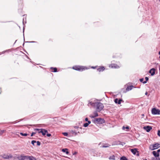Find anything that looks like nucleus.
Instances as JSON below:
<instances>
[{
  "instance_id": "obj_47",
  "label": "nucleus",
  "mask_w": 160,
  "mask_h": 160,
  "mask_svg": "<svg viewBox=\"0 0 160 160\" xmlns=\"http://www.w3.org/2000/svg\"><path fill=\"white\" fill-rule=\"evenodd\" d=\"M159 71H160V67H159Z\"/></svg>"
},
{
  "instance_id": "obj_42",
  "label": "nucleus",
  "mask_w": 160,
  "mask_h": 160,
  "mask_svg": "<svg viewBox=\"0 0 160 160\" xmlns=\"http://www.w3.org/2000/svg\"><path fill=\"white\" fill-rule=\"evenodd\" d=\"M145 94L146 95H147L148 94V92H145Z\"/></svg>"
},
{
  "instance_id": "obj_22",
  "label": "nucleus",
  "mask_w": 160,
  "mask_h": 160,
  "mask_svg": "<svg viewBox=\"0 0 160 160\" xmlns=\"http://www.w3.org/2000/svg\"><path fill=\"white\" fill-rule=\"evenodd\" d=\"M120 160H128L126 157H125L124 156H123V157H122L121 158Z\"/></svg>"
},
{
  "instance_id": "obj_18",
  "label": "nucleus",
  "mask_w": 160,
  "mask_h": 160,
  "mask_svg": "<svg viewBox=\"0 0 160 160\" xmlns=\"http://www.w3.org/2000/svg\"><path fill=\"white\" fill-rule=\"evenodd\" d=\"M110 145L108 143H106L104 144V145L102 146V147L103 148H106L110 147Z\"/></svg>"
},
{
  "instance_id": "obj_11",
  "label": "nucleus",
  "mask_w": 160,
  "mask_h": 160,
  "mask_svg": "<svg viewBox=\"0 0 160 160\" xmlns=\"http://www.w3.org/2000/svg\"><path fill=\"white\" fill-rule=\"evenodd\" d=\"M144 128L145 129L147 132H149L150 130L152 129L151 127L148 126L146 127H144Z\"/></svg>"
},
{
  "instance_id": "obj_49",
  "label": "nucleus",
  "mask_w": 160,
  "mask_h": 160,
  "mask_svg": "<svg viewBox=\"0 0 160 160\" xmlns=\"http://www.w3.org/2000/svg\"><path fill=\"white\" fill-rule=\"evenodd\" d=\"M80 128L81 129H82V127H80Z\"/></svg>"
},
{
  "instance_id": "obj_5",
  "label": "nucleus",
  "mask_w": 160,
  "mask_h": 160,
  "mask_svg": "<svg viewBox=\"0 0 160 160\" xmlns=\"http://www.w3.org/2000/svg\"><path fill=\"white\" fill-rule=\"evenodd\" d=\"M18 158L19 160H29V156L21 155L18 156Z\"/></svg>"
},
{
  "instance_id": "obj_40",
  "label": "nucleus",
  "mask_w": 160,
  "mask_h": 160,
  "mask_svg": "<svg viewBox=\"0 0 160 160\" xmlns=\"http://www.w3.org/2000/svg\"><path fill=\"white\" fill-rule=\"evenodd\" d=\"M85 121H87V122H88V118H85Z\"/></svg>"
},
{
  "instance_id": "obj_38",
  "label": "nucleus",
  "mask_w": 160,
  "mask_h": 160,
  "mask_svg": "<svg viewBox=\"0 0 160 160\" xmlns=\"http://www.w3.org/2000/svg\"><path fill=\"white\" fill-rule=\"evenodd\" d=\"M143 80H144L143 78H142L140 79V82H143Z\"/></svg>"
},
{
  "instance_id": "obj_21",
  "label": "nucleus",
  "mask_w": 160,
  "mask_h": 160,
  "mask_svg": "<svg viewBox=\"0 0 160 160\" xmlns=\"http://www.w3.org/2000/svg\"><path fill=\"white\" fill-rule=\"evenodd\" d=\"M109 159L110 160H115V157L114 155H112L110 156Z\"/></svg>"
},
{
  "instance_id": "obj_26",
  "label": "nucleus",
  "mask_w": 160,
  "mask_h": 160,
  "mask_svg": "<svg viewBox=\"0 0 160 160\" xmlns=\"http://www.w3.org/2000/svg\"><path fill=\"white\" fill-rule=\"evenodd\" d=\"M152 160H160L159 158H152Z\"/></svg>"
},
{
  "instance_id": "obj_32",
  "label": "nucleus",
  "mask_w": 160,
  "mask_h": 160,
  "mask_svg": "<svg viewBox=\"0 0 160 160\" xmlns=\"http://www.w3.org/2000/svg\"><path fill=\"white\" fill-rule=\"evenodd\" d=\"M122 101V99H119V100H118V104H121V102Z\"/></svg>"
},
{
  "instance_id": "obj_6",
  "label": "nucleus",
  "mask_w": 160,
  "mask_h": 160,
  "mask_svg": "<svg viewBox=\"0 0 160 160\" xmlns=\"http://www.w3.org/2000/svg\"><path fill=\"white\" fill-rule=\"evenodd\" d=\"M160 111L159 109H157L155 108H153L152 110V114H159Z\"/></svg>"
},
{
  "instance_id": "obj_8",
  "label": "nucleus",
  "mask_w": 160,
  "mask_h": 160,
  "mask_svg": "<svg viewBox=\"0 0 160 160\" xmlns=\"http://www.w3.org/2000/svg\"><path fill=\"white\" fill-rule=\"evenodd\" d=\"M48 132V131L47 130L44 129H41V130L39 132H38V133H42V134L43 136L45 135L46 133Z\"/></svg>"
},
{
  "instance_id": "obj_19",
  "label": "nucleus",
  "mask_w": 160,
  "mask_h": 160,
  "mask_svg": "<svg viewBox=\"0 0 160 160\" xmlns=\"http://www.w3.org/2000/svg\"><path fill=\"white\" fill-rule=\"evenodd\" d=\"M71 132L73 135H76L77 134V132H75V131L74 130H71Z\"/></svg>"
},
{
  "instance_id": "obj_13",
  "label": "nucleus",
  "mask_w": 160,
  "mask_h": 160,
  "mask_svg": "<svg viewBox=\"0 0 160 160\" xmlns=\"http://www.w3.org/2000/svg\"><path fill=\"white\" fill-rule=\"evenodd\" d=\"M109 67L115 68H119V67L116 64H112L109 66Z\"/></svg>"
},
{
  "instance_id": "obj_1",
  "label": "nucleus",
  "mask_w": 160,
  "mask_h": 160,
  "mask_svg": "<svg viewBox=\"0 0 160 160\" xmlns=\"http://www.w3.org/2000/svg\"><path fill=\"white\" fill-rule=\"evenodd\" d=\"M90 105L92 107L96 108V110L97 112H100L104 108L103 104L100 102L94 101H89L88 106H89Z\"/></svg>"
},
{
  "instance_id": "obj_29",
  "label": "nucleus",
  "mask_w": 160,
  "mask_h": 160,
  "mask_svg": "<svg viewBox=\"0 0 160 160\" xmlns=\"http://www.w3.org/2000/svg\"><path fill=\"white\" fill-rule=\"evenodd\" d=\"M122 128L123 130H124L125 128H126L127 129H128L129 128V127L128 126H127L125 127L124 126H123Z\"/></svg>"
},
{
  "instance_id": "obj_23",
  "label": "nucleus",
  "mask_w": 160,
  "mask_h": 160,
  "mask_svg": "<svg viewBox=\"0 0 160 160\" xmlns=\"http://www.w3.org/2000/svg\"><path fill=\"white\" fill-rule=\"evenodd\" d=\"M145 79L146 80V81H144L143 82V83L144 84L146 83L147 82V81L148 80V78L147 77H146L145 78Z\"/></svg>"
},
{
  "instance_id": "obj_45",
  "label": "nucleus",
  "mask_w": 160,
  "mask_h": 160,
  "mask_svg": "<svg viewBox=\"0 0 160 160\" xmlns=\"http://www.w3.org/2000/svg\"><path fill=\"white\" fill-rule=\"evenodd\" d=\"M158 54L160 55V51H159V52H158Z\"/></svg>"
},
{
  "instance_id": "obj_44",
  "label": "nucleus",
  "mask_w": 160,
  "mask_h": 160,
  "mask_svg": "<svg viewBox=\"0 0 160 160\" xmlns=\"http://www.w3.org/2000/svg\"><path fill=\"white\" fill-rule=\"evenodd\" d=\"M35 42L34 41H32V42Z\"/></svg>"
},
{
  "instance_id": "obj_31",
  "label": "nucleus",
  "mask_w": 160,
  "mask_h": 160,
  "mask_svg": "<svg viewBox=\"0 0 160 160\" xmlns=\"http://www.w3.org/2000/svg\"><path fill=\"white\" fill-rule=\"evenodd\" d=\"M62 134L65 136H68V133L67 132H63Z\"/></svg>"
},
{
  "instance_id": "obj_27",
  "label": "nucleus",
  "mask_w": 160,
  "mask_h": 160,
  "mask_svg": "<svg viewBox=\"0 0 160 160\" xmlns=\"http://www.w3.org/2000/svg\"><path fill=\"white\" fill-rule=\"evenodd\" d=\"M41 130V129H38V128H35V129H34V130L35 131H38V132H39Z\"/></svg>"
},
{
  "instance_id": "obj_46",
  "label": "nucleus",
  "mask_w": 160,
  "mask_h": 160,
  "mask_svg": "<svg viewBox=\"0 0 160 160\" xmlns=\"http://www.w3.org/2000/svg\"><path fill=\"white\" fill-rule=\"evenodd\" d=\"M92 68H95V67H92Z\"/></svg>"
},
{
  "instance_id": "obj_2",
  "label": "nucleus",
  "mask_w": 160,
  "mask_h": 160,
  "mask_svg": "<svg viewBox=\"0 0 160 160\" xmlns=\"http://www.w3.org/2000/svg\"><path fill=\"white\" fill-rule=\"evenodd\" d=\"M92 121L94 123L97 124H102L105 122L104 120L101 118H95Z\"/></svg>"
},
{
  "instance_id": "obj_7",
  "label": "nucleus",
  "mask_w": 160,
  "mask_h": 160,
  "mask_svg": "<svg viewBox=\"0 0 160 160\" xmlns=\"http://www.w3.org/2000/svg\"><path fill=\"white\" fill-rule=\"evenodd\" d=\"M2 157L4 159H8L12 158V156L10 154L9 155L4 154L2 156Z\"/></svg>"
},
{
  "instance_id": "obj_34",
  "label": "nucleus",
  "mask_w": 160,
  "mask_h": 160,
  "mask_svg": "<svg viewBox=\"0 0 160 160\" xmlns=\"http://www.w3.org/2000/svg\"><path fill=\"white\" fill-rule=\"evenodd\" d=\"M37 143V145L38 146H40L41 144V142L39 141H37L36 142Z\"/></svg>"
},
{
  "instance_id": "obj_43",
  "label": "nucleus",
  "mask_w": 160,
  "mask_h": 160,
  "mask_svg": "<svg viewBox=\"0 0 160 160\" xmlns=\"http://www.w3.org/2000/svg\"><path fill=\"white\" fill-rule=\"evenodd\" d=\"M78 128V127H75V128L76 129H77Z\"/></svg>"
},
{
  "instance_id": "obj_9",
  "label": "nucleus",
  "mask_w": 160,
  "mask_h": 160,
  "mask_svg": "<svg viewBox=\"0 0 160 160\" xmlns=\"http://www.w3.org/2000/svg\"><path fill=\"white\" fill-rule=\"evenodd\" d=\"M131 151L133 154H136L137 156L139 155V153H138V151L137 149L134 148L131 149Z\"/></svg>"
},
{
  "instance_id": "obj_41",
  "label": "nucleus",
  "mask_w": 160,
  "mask_h": 160,
  "mask_svg": "<svg viewBox=\"0 0 160 160\" xmlns=\"http://www.w3.org/2000/svg\"><path fill=\"white\" fill-rule=\"evenodd\" d=\"M88 122L87 123H88V124L89 125V124H90L91 123V121H88Z\"/></svg>"
},
{
  "instance_id": "obj_17",
  "label": "nucleus",
  "mask_w": 160,
  "mask_h": 160,
  "mask_svg": "<svg viewBox=\"0 0 160 160\" xmlns=\"http://www.w3.org/2000/svg\"><path fill=\"white\" fill-rule=\"evenodd\" d=\"M133 87V86L132 85L130 86H128L126 88V90L127 91H129L132 89V88Z\"/></svg>"
},
{
  "instance_id": "obj_36",
  "label": "nucleus",
  "mask_w": 160,
  "mask_h": 160,
  "mask_svg": "<svg viewBox=\"0 0 160 160\" xmlns=\"http://www.w3.org/2000/svg\"><path fill=\"white\" fill-rule=\"evenodd\" d=\"M36 132H32V134H31V136L32 137L33 136V135L35 134Z\"/></svg>"
},
{
  "instance_id": "obj_35",
  "label": "nucleus",
  "mask_w": 160,
  "mask_h": 160,
  "mask_svg": "<svg viewBox=\"0 0 160 160\" xmlns=\"http://www.w3.org/2000/svg\"><path fill=\"white\" fill-rule=\"evenodd\" d=\"M158 135L160 137V130H158Z\"/></svg>"
},
{
  "instance_id": "obj_33",
  "label": "nucleus",
  "mask_w": 160,
  "mask_h": 160,
  "mask_svg": "<svg viewBox=\"0 0 160 160\" xmlns=\"http://www.w3.org/2000/svg\"><path fill=\"white\" fill-rule=\"evenodd\" d=\"M118 98H116L114 100V102L116 103H118Z\"/></svg>"
},
{
  "instance_id": "obj_15",
  "label": "nucleus",
  "mask_w": 160,
  "mask_h": 160,
  "mask_svg": "<svg viewBox=\"0 0 160 160\" xmlns=\"http://www.w3.org/2000/svg\"><path fill=\"white\" fill-rule=\"evenodd\" d=\"M98 116V114L96 112H95L93 113V115L91 116L90 117L91 118H94L96 117H97Z\"/></svg>"
},
{
  "instance_id": "obj_50",
  "label": "nucleus",
  "mask_w": 160,
  "mask_h": 160,
  "mask_svg": "<svg viewBox=\"0 0 160 160\" xmlns=\"http://www.w3.org/2000/svg\"><path fill=\"white\" fill-rule=\"evenodd\" d=\"M159 1H160V0H159Z\"/></svg>"
},
{
  "instance_id": "obj_48",
  "label": "nucleus",
  "mask_w": 160,
  "mask_h": 160,
  "mask_svg": "<svg viewBox=\"0 0 160 160\" xmlns=\"http://www.w3.org/2000/svg\"><path fill=\"white\" fill-rule=\"evenodd\" d=\"M142 116H144V114H142Z\"/></svg>"
},
{
  "instance_id": "obj_39",
  "label": "nucleus",
  "mask_w": 160,
  "mask_h": 160,
  "mask_svg": "<svg viewBox=\"0 0 160 160\" xmlns=\"http://www.w3.org/2000/svg\"><path fill=\"white\" fill-rule=\"evenodd\" d=\"M156 151L158 153H159V152H160V149H158L157 151Z\"/></svg>"
},
{
  "instance_id": "obj_24",
  "label": "nucleus",
  "mask_w": 160,
  "mask_h": 160,
  "mask_svg": "<svg viewBox=\"0 0 160 160\" xmlns=\"http://www.w3.org/2000/svg\"><path fill=\"white\" fill-rule=\"evenodd\" d=\"M50 69H53L54 71L53 72H57V68H53V67H51V68Z\"/></svg>"
},
{
  "instance_id": "obj_14",
  "label": "nucleus",
  "mask_w": 160,
  "mask_h": 160,
  "mask_svg": "<svg viewBox=\"0 0 160 160\" xmlns=\"http://www.w3.org/2000/svg\"><path fill=\"white\" fill-rule=\"evenodd\" d=\"M105 69V68L104 67H101L97 69V70L99 72L103 71Z\"/></svg>"
},
{
  "instance_id": "obj_16",
  "label": "nucleus",
  "mask_w": 160,
  "mask_h": 160,
  "mask_svg": "<svg viewBox=\"0 0 160 160\" xmlns=\"http://www.w3.org/2000/svg\"><path fill=\"white\" fill-rule=\"evenodd\" d=\"M62 152H65L67 154H68L69 153V152L68 151V149L67 148L62 149Z\"/></svg>"
},
{
  "instance_id": "obj_30",
  "label": "nucleus",
  "mask_w": 160,
  "mask_h": 160,
  "mask_svg": "<svg viewBox=\"0 0 160 160\" xmlns=\"http://www.w3.org/2000/svg\"><path fill=\"white\" fill-rule=\"evenodd\" d=\"M36 141H35V140H32V141L31 142V143L33 145H34V143H36Z\"/></svg>"
},
{
  "instance_id": "obj_20",
  "label": "nucleus",
  "mask_w": 160,
  "mask_h": 160,
  "mask_svg": "<svg viewBox=\"0 0 160 160\" xmlns=\"http://www.w3.org/2000/svg\"><path fill=\"white\" fill-rule=\"evenodd\" d=\"M29 160H36V159L32 156H29Z\"/></svg>"
},
{
  "instance_id": "obj_37",
  "label": "nucleus",
  "mask_w": 160,
  "mask_h": 160,
  "mask_svg": "<svg viewBox=\"0 0 160 160\" xmlns=\"http://www.w3.org/2000/svg\"><path fill=\"white\" fill-rule=\"evenodd\" d=\"M47 134V136L48 137H50L51 136V134L50 133H46Z\"/></svg>"
},
{
  "instance_id": "obj_12",
  "label": "nucleus",
  "mask_w": 160,
  "mask_h": 160,
  "mask_svg": "<svg viewBox=\"0 0 160 160\" xmlns=\"http://www.w3.org/2000/svg\"><path fill=\"white\" fill-rule=\"evenodd\" d=\"M152 153L155 157V158H159V154L156 151H153L152 152Z\"/></svg>"
},
{
  "instance_id": "obj_10",
  "label": "nucleus",
  "mask_w": 160,
  "mask_h": 160,
  "mask_svg": "<svg viewBox=\"0 0 160 160\" xmlns=\"http://www.w3.org/2000/svg\"><path fill=\"white\" fill-rule=\"evenodd\" d=\"M155 70L154 68H152L149 70V73L151 74V76H153L155 74Z\"/></svg>"
},
{
  "instance_id": "obj_28",
  "label": "nucleus",
  "mask_w": 160,
  "mask_h": 160,
  "mask_svg": "<svg viewBox=\"0 0 160 160\" xmlns=\"http://www.w3.org/2000/svg\"><path fill=\"white\" fill-rule=\"evenodd\" d=\"M88 123H85L84 124L83 126L85 127H87L88 126Z\"/></svg>"
},
{
  "instance_id": "obj_25",
  "label": "nucleus",
  "mask_w": 160,
  "mask_h": 160,
  "mask_svg": "<svg viewBox=\"0 0 160 160\" xmlns=\"http://www.w3.org/2000/svg\"><path fill=\"white\" fill-rule=\"evenodd\" d=\"M20 134L23 136H26L28 135V134L27 133H23L22 132H20Z\"/></svg>"
},
{
  "instance_id": "obj_3",
  "label": "nucleus",
  "mask_w": 160,
  "mask_h": 160,
  "mask_svg": "<svg viewBox=\"0 0 160 160\" xmlns=\"http://www.w3.org/2000/svg\"><path fill=\"white\" fill-rule=\"evenodd\" d=\"M160 147V143H155V144L150 145L149 146L150 149L153 150Z\"/></svg>"
},
{
  "instance_id": "obj_4",
  "label": "nucleus",
  "mask_w": 160,
  "mask_h": 160,
  "mask_svg": "<svg viewBox=\"0 0 160 160\" xmlns=\"http://www.w3.org/2000/svg\"><path fill=\"white\" fill-rule=\"evenodd\" d=\"M85 67L82 66H74L72 68L74 70L79 71H83L85 69Z\"/></svg>"
}]
</instances>
